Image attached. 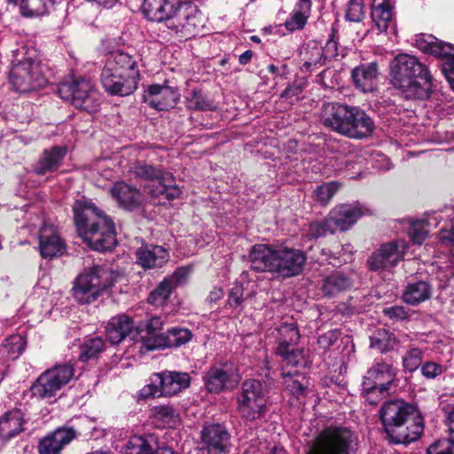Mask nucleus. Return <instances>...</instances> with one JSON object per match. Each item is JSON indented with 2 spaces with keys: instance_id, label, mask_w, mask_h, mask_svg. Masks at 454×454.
I'll list each match as a JSON object with an SVG mask.
<instances>
[{
  "instance_id": "37998d69",
  "label": "nucleus",
  "mask_w": 454,
  "mask_h": 454,
  "mask_svg": "<svg viewBox=\"0 0 454 454\" xmlns=\"http://www.w3.org/2000/svg\"><path fill=\"white\" fill-rule=\"evenodd\" d=\"M153 437L145 438L142 436H133L126 445L125 454H158L153 445Z\"/></svg>"
},
{
  "instance_id": "49530a36",
  "label": "nucleus",
  "mask_w": 454,
  "mask_h": 454,
  "mask_svg": "<svg viewBox=\"0 0 454 454\" xmlns=\"http://www.w3.org/2000/svg\"><path fill=\"white\" fill-rule=\"evenodd\" d=\"M25 340L20 335H12L7 338L0 348V352L6 354L9 358H17L25 348Z\"/></svg>"
},
{
  "instance_id": "473e14b6",
  "label": "nucleus",
  "mask_w": 454,
  "mask_h": 454,
  "mask_svg": "<svg viewBox=\"0 0 454 454\" xmlns=\"http://www.w3.org/2000/svg\"><path fill=\"white\" fill-rule=\"evenodd\" d=\"M136 254L137 262L147 269L161 267L168 260V251L160 246L142 247Z\"/></svg>"
},
{
  "instance_id": "5701e85b",
  "label": "nucleus",
  "mask_w": 454,
  "mask_h": 454,
  "mask_svg": "<svg viewBox=\"0 0 454 454\" xmlns=\"http://www.w3.org/2000/svg\"><path fill=\"white\" fill-rule=\"evenodd\" d=\"M379 66L376 62L363 63L353 68L351 78L355 87L364 93L377 90Z\"/></svg>"
},
{
  "instance_id": "e2e57ef3",
  "label": "nucleus",
  "mask_w": 454,
  "mask_h": 454,
  "mask_svg": "<svg viewBox=\"0 0 454 454\" xmlns=\"http://www.w3.org/2000/svg\"><path fill=\"white\" fill-rule=\"evenodd\" d=\"M190 273V270L188 268H178L170 278H165L166 280H171L174 285V288L182 284Z\"/></svg>"
},
{
  "instance_id": "f704fd0d",
  "label": "nucleus",
  "mask_w": 454,
  "mask_h": 454,
  "mask_svg": "<svg viewBox=\"0 0 454 454\" xmlns=\"http://www.w3.org/2000/svg\"><path fill=\"white\" fill-rule=\"evenodd\" d=\"M311 1L300 0L290 17L286 20L285 27L289 31L301 29L310 15Z\"/></svg>"
},
{
  "instance_id": "f8f14e48",
  "label": "nucleus",
  "mask_w": 454,
  "mask_h": 454,
  "mask_svg": "<svg viewBox=\"0 0 454 454\" xmlns=\"http://www.w3.org/2000/svg\"><path fill=\"white\" fill-rule=\"evenodd\" d=\"M416 46L422 51L444 59L442 73L454 90V46L438 40L432 35H421L416 39Z\"/></svg>"
},
{
  "instance_id": "72a5a7b5",
  "label": "nucleus",
  "mask_w": 454,
  "mask_h": 454,
  "mask_svg": "<svg viewBox=\"0 0 454 454\" xmlns=\"http://www.w3.org/2000/svg\"><path fill=\"white\" fill-rule=\"evenodd\" d=\"M60 0H20V13L25 18H35L50 13Z\"/></svg>"
},
{
  "instance_id": "c9c22d12",
  "label": "nucleus",
  "mask_w": 454,
  "mask_h": 454,
  "mask_svg": "<svg viewBox=\"0 0 454 454\" xmlns=\"http://www.w3.org/2000/svg\"><path fill=\"white\" fill-rule=\"evenodd\" d=\"M352 286V280L342 272H335L327 277L322 284V291L325 295L333 296L346 291Z\"/></svg>"
},
{
  "instance_id": "bf43d9fd",
  "label": "nucleus",
  "mask_w": 454,
  "mask_h": 454,
  "mask_svg": "<svg viewBox=\"0 0 454 454\" xmlns=\"http://www.w3.org/2000/svg\"><path fill=\"white\" fill-rule=\"evenodd\" d=\"M244 288L242 284L236 283L230 291L227 304L231 308H239L243 302Z\"/></svg>"
},
{
  "instance_id": "7ed1b4c3",
  "label": "nucleus",
  "mask_w": 454,
  "mask_h": 454,
  "mask_svg": "<svg viewBox=\"0 0 454 454\" xmlns=\"http://www.w3.org/2000/svg\"><path fill=\"white\" fill-rule=\"evenodd\" d=\"M380 419L395 443L414 442L424 430L423 419L418 409L401 399L386 403L380 409Z\"/></svg>"
},
{
  "instance_id": "f257e3e1",
  "label": "nucleus",
  "mask_w": 454,
  "mask_h": 454,
  "mask_svg": "<svg viewBox=\"0 0 454 454\" xmlns=\"http://www.w3.org/2000/svg\"><path fill=\"white\" fill-rule=\"evenodd\" d=\"M142 10L147 20L164 23L168 33L180 40L197 35L204 26L197 7L181 0H144Z\"/></svg>"
},
{
  "instance_id": "6ab92c4d",
  "label": "nucleus",
  "mask_w": 454,
  "mask_h": 454,
  "mask_svg": "<svg viewBox=\"0 0 454 454\" xmlns=\"http://www.w3.org/2000/svg\"><path fill=\"white\" fill-rule=\"evenodd\" d=\"M395 377L392 365L387 363H377L366 372L363 386L366 390L379 389V393L383 395L387 392Z\"/></svg>"
},
{
  "instance_id": "79ce46f5",
  "label": "nucleus",
  "mask_w": 454,
  "mask_h": 454,
  "mask_svg": "<svg viewBox=\"0 0 454 454\" xmlns=\"http://www.w3.org/2000/svg\"><path fill=\"white\" fill-rule=\"evenodd\" d=\"M395 337L386 329H378L370 337V347L380 352H387L395 346Z\"/></svg>"
},
{
  "instance_id": "e433bc0d",
  "label": "nucleus",
  "mask_w": 454,
  "mask_h": 454,
  "mask_svg": "<svg viewBox=\"0 0 454 454\" xmlns=\"http://www.w3.org/2000/svg\"><path fill=\"white\" fill-rule=\"evenodd\" d=\"M152 416L158 427H175L180 421L177 411L168 405H159L152 408Z\"/></svg>"
},
{
  "instance_id": "a878e982",
  "label": "nucleus",
  "mask_w": 454,
  "mask_h": 454,
  "mask_svg": "<svg viewBox=\"0 0 454 454\" xmlns=\"http://www.w3.org/2000/svg\"><path fill=\"white\" fill-rule=\"evenodd\" d=\"M371 17L380 32L395 27L394 4L391 0H372Z\"/></svg>"
},
{
  "instance_id": "6e6552de",
  "label": "nucleus",
  "mask_w": 454,
  "mask_h": 454,
  "mask_svg": "<svg viewBox=\"0 0 454 454\" xmlns=\"http://www.w3.org/2000/svg\"><path fill=\"white\" fill-rule=\"evenodd\" d=\"M74 377V366L64 364L53 366L43 372L31 386L33 396L40 399L51 398Z\"/></svg>"
},
{
  "instance_id": "2f4dec72",
  "label": "nucleus",
  "mask_w": 454,
  "mask_h": 454,
  "mask_svg": "<svg viewBox=\"0 0 454 454\" xmlns=\"http://www.w3.org/2000/svg\"><path fill=\"white\" fill-rule=\"evenodd\" d=\"M110 192L121 207L129 210L139 206L142 201L140 191L124 182L116 183Z\"/></svg>"
},
{
  "instance_id": "b1692460",
  "label": "nucleus",
  "mask_w": 454,
  "mask_h": 454,
  "mask_svg": "<svg viewBox=\"0 0 454 454\" xmlns=\"http://www.w3.org/2000/svg\"><path fill=\"white\" fill-rule=\"evenodd\" d=\"M277 258V246L256 244L252 247L249 260L254 270L274 274Z\"/></svg>"
},
{
  "instance_id": "5fc2aeb1",
  "label": "nucleus",
  "mask_w": 454,
  "mask_h": 454,
  "mask_svg": "<svg viewBox=\"0 0 454 454\" xmlns=\"http://www.w3.org/2000/svg\"><path fill=\"white\" fill-rule=\"evenodd\" d=\"M398 223L408 227H436L439 224L434 215L418 219L403 218L399 220Z\"/></svg>"
},
{
  "instance_id": "774afa93",
  "label": "nucleus",
  "mask_w": 454,
  "mask_h": 454,
  "mask_svg": "<svg viewBox=\"0 0 454 454\" xmlns=\"http://www.w3.org/2000/svg\"><path fill=\"white\" fill-rule=\"evenodd\" d=\"M323 49L325 53L324 57L325 59L333 58L337 55V43L333 39L328 40Z\"/></svg>"
},
{
  "instance_id": "052dcab7",
  "label": "nucleus",
  "mask_w": 454,
  "mask_h": 454,
  "mask_svg": "<svg viewBox=\"0 0 454 454\" xmlns=\"http://www.w3.org/2000/svg\"><path fill=\"white\" fill-rule=\"evenodd\" d=\"M382 312L393 321H402L409 317V311L403 306L387 307L383 309Z\"/></svg>"
},
{
  "instance_id": "393cba45",
  "label": "nucleus",
  "mask_w": 454,
  "mask_h": 454,
  "mask_svg": "<svg viewBox=\"0 0 454 454\" xmlns=\"http://www.w3.org/2000/svg\"><path fill=\"white\" fill-rule=\"evenodd\" d=\"M202 442L210 453H223L230 446V434L218 424L206 427L202 431Z\"/></svg>"
},
{
  "instance_id": "aec40b11",
  "label": "nucleus",
  "mask_w": 454,
  "mask_h": 454,
  "mask_svg": "<svg viewBox=\"0 0 454 454\" xmlns=\"http://www.w3.org/2000/svg\"><path fill=\"white\" fill-rule=\"evenodd\" d=\"M76 436L77 433L74 428L59 427L39 441L38 454H60Z\"/></svg>"
},
{
  "instance_id": "dca6fc26",
  "label": "nucleus",
  "mask_w": 454,
  "mask_h": 454,
  "mask_svg": "<svg viewBox=\"0 0 454 454\" xmlns=\"http://www.w3.org/2000/svg\"><path fill=\"white\" fill-rule=\"evenodd\" d=\"M239 380V370L232 363L213 366L204 376L205 386L212 393L232 389Z\"/></svg>"
},
{
  "instance_id": "412c9836",
  "label": "nucleus",
  "mask_w": 454,
  "mask_h": 454,
  "mask_svg": "<svg viewBox=\"0 0 454 454\" xmlns=\"http://www.w3.org/2000/svg\"><path fill=\"white\" fill-rule=\"evenodd\" d=\"M77 231L79 237L97 251L111 250L117 244L114 229H77Z\"/></svg>"
},
{
  "instance_id": "4d7b16f0",
  "label": "nucleus",
  "mask_w": 454,
  "mask_h": 454,
  "mask_svg": "<svg viewBox=\"0 0 454 454\" xmlns=\"http://www.w3.org/2000/svg\"><path fill=\"white\" fill-rule=\"evenodd\" d=\"M427 454H454V440L443 439L431 444Z\"/></svg>"
},
{
  "instance_id": "f03ea898",
  "label": "nucleus",
  "mask_w": 454,
  "mask_h": 454,
  "mask_svg": "<svg viewBox=\"0 0 454 454\" xmlns=\"http://www.w3.org/2000/svg\"><path fill=\"white\" fill-rule=\"evenodd\" d=\"M390 83L406 99H426L432 76L419 59L407 53L396 55L389 63Z\"/></svg>"
},
{
  "instance_id": "0eeeda50",
  "label": "nucleus",
  "mask_w": 454,
  "mask_h": 454,
  "mask_svg": "<svg viewBox=\"0 0 454 454\" xmlns=\"http://www.w3.org/2000/svg\"><path fill=\"white\" fill-rule=\"evenodd\" d=\"M267 401L260 380L248 379L242 382L237 395V411L247 421L261 419L267 412Z\"/></svg>"
},
{
  "instance_id": "6e6d98bb",
  "label": "nucleus",
  "mask_w": 454,
  "mask_h": 454,
  "mask_svg": "<svg viewBox=\"0 0 454 454\" xmlns=\"http://www.w3.org/2000/svg\"><path fill=\"white\" fill-rule=\"evenodd\" d=\"M338 188L339 186L336 183H326L316 189L315 195L320 202L327 203L336 193Z\"/></svg>"
},
{
  "instance_id": "39448f33",
  "label": "nucleus",
  "mask_w": 454,
  "mask_h": 454,
  "mask_svg": "<svg viewBox=\"0 0 454 454\" xmlns=\"http://www.w3.org/2000/svg\"><path fill=\"white\" fill-rule=\"evenodd\" d=\"M321 121L325 127L350 138L367 137L374 129L372 119L364 110L342 104L325 105Z\"/></svg>"
},
{
  "instance_id": "864d4df0",
  "label": "nucleus",
  "mask_w": 454,
  "mask_h": 454,
  "mask_svg": "<svg viewBox=\"0 0 454 454\" xmlns=\"http://www.w3.org/2000/svg\"><path fill=\"white\" fill-rule=\"evenodd\" d=\"M364 17V0H349L346 9V20L350 22H361Z\"/></svg>"
},
{
  "instance_id": "603ef678",
  "label": "nucleus",
  "mask_w": 454,
  "mask_h": 454,
  "mask_svg": "<svg viewBox=\"0 0 454 454\" xmlns=\"http://www.w3.org/2000/svg\"><path fill=\"white\" fill-rule=\"evenodd\" d=\"M423 360V351L416 347H410L406 354L403 357V366L405 371L415 372Z\"/></svg>"
},
{
  "instance_id": "f3484780",
  "label": "nucleus",
  "mask_w": 454,
  "mask_h": 454,
  "mask_svg": "<svg viewBox=\"0 0 454 454\" xmlns=\"http://www.w3.org/2000/svg\"><path fill=\"white\" fill-rule=\"evenodd\" d=\"M306 260L301 250L278 245L274 274L282 278L297 276L302 271Z\"/></svg>"
},
{
  "instance_id": "7c9ffc66",
  "label": "nucleus",
  "mask_w": 454,
  "mask_h": 454,
  "mask_svg": "<svg viewBox=\"0 0 454 454\" xmlns=\"http://www.w3.org/2000/svg\"><path fill=\"white\" fill-rule=\"evenodd\" d=\"M276 354L281 357V371H294L299 367H305L310 362L308 351L294 346L278 347Z\"/></svg>"
},
{
  "instance_id": "2eb2a0df",
  "label": "nucleus",
  "mask_w": 454,
  "mask_h": 454,
  "mask_svg": "<svg viewBox=\"0 0 454 454\" xmlns=\"http://www.w3.org/2000/svg\"><path fill=\"white\" fill-rule=\"evenodd\" d=\"M73 212L76 227H114L111 217L84 198L74 201Z\"/></svg>"
},
{
  "instance_id": "58836bf2",
  "label": "nucleus",
  "mask_w": 454,
  "mask_h": 454,
  "mask_svg": "<svg viewBox=\"0 0 454 454\" xmlns=\"http://www.w3.org/2000/svg\"><path fill=\"white\" fill-rule=\"evenodd\" d=\"M431 295V288L425 281H419L409 284L403 293V301L411 305H417L427 299Z\"/></svg>"
},
{
  "instance_id": "09e8293b",
  "label": "nucleus",
  "mask_w": 454,
  "mask_h": 454,
  "mask_svg": "<svg viewBox=\"0 0 454 454\" xmlns=\"http://www.w3.org/2000/svg\"><path fill=\"white\" fill-rule=\"evenodd\" d=\"M173 289L174 285L172 284L171 280L164 279L154 290L150 293L147 301L153 305L162 304L168 299Z\"/></svg>"
},
{
  "instance_id": "0e129e2a",
  "label": "nucleus",
  "mask_w": 454,
  "mask_h": 454,
  "mask_svg": "<svg viewBox=\"0 0 454 454\" xmlns=\"http://www.w3.org/2000/svg\"><path fill=\"white\" fill-rule=\"evenodd\" d=\"M408 234L411 240L417 245H421L428 236L426 229H409Z\"/></svg>"
},
{
  "instance_id": "338daca9",
  "label": "nucleus",
  "mask_w": 454,
  "mask_h": 454,
  "mask_svg": "<svg viewBox=\"0 0 454 454\" xmlns=\"http://www.w3.org/2000/svg\"><path fill=\"white\" fill-rule=\"evenodd\" d=\"M363 394L365 401L370 404H377L380 402V400L385 395V394L380 395L379 393V389L366 390L364 387Z\"/></svg>"
},
{
  "instance_id": "20e7f679",
  "label": "nucleus",
  "mask_w": 454,
  "mask_h": 454,
  "mask_svg": "<svg viewBox=\"0 0 454 454\" xmlns=\"http://www.w3.org/2000/svg\"><path fill=\"white\" fill-rule=\"evenodd\" d=\"M139 79L134 56L121 51L106 55L100 75L101 84L106 92L121 97L130 95L137 89Z\"/></svg>"
},
{
  "instance_id": "9b49d317",
  "label": "nucleus",
  "mask_w": 454,
  "mask_h": 454,
  "mask_svg": "<svg viewBox=\"0 0 454 454\" xmlns=\"http://www.w3.org/2000/svg\"><path fill=\"white\" fill-rule=\"evenodd\" d=\"M10 82L20 92H28L45 86L40 64L32 59L13 63L10 71Z\"/></svg>"
},
{
  "instance_id": "a211bd4d",
  "label": "nucleus",
  "mask_w": 454,
  "mask_h": 454,
  "mask_svg": "<svg viewBox=\"0 0 454 454\" xmlns=\"http://www.w3.org/2000/svg\"><path fill=\"white\" fill-rule=\"evenodd\" d=\"M179 98L178 90L168 85H150L144 94V102L158 111H168L173 108Z\"/></svg>"
},
{
  "instance_id": "c03bdc74",
  "label": "nucleus",
  "mask_w": 454,
  "mask_h": 454,
  "mask_svg": "<svg viewBox=\"0 0 454 454\" xmlns=\"http://www.w3.org/2000/svg\"><path fill=\"white\" fill-rule=\"evenodd\" d=\"M303 66L309 69L312 67L322 65L325 59L324 57V49L322 45L316 42H310L307 44L302 51Z\"/></svg>"
},
{
  "instance_id": "ddd939ff",
  "label": "nucleus",
  "mask_w": 454,
  "mask_h": 454,
  "mask_svg": "<svg viewBox=\"0 0 454 454\" xmlns=\"http://www.w3.org/2000/svg\"><path fill=\"white\" fill-rule=\"evenodd\" d=\"M190 385L186 372H163L155 375V383L143 388L145 397L172 396Z\"/></svg>"
},
{
  "instance_id": "1a4fd4ad",
  "label": "nucleus",
  "mask_w": 454,
  "mask_h": 454,
  "mask_svg": "<svg viewBox=\"0 0 454 454\" xmlns=\"http://www.w3.org/2000/svg\"><path fill=\"white\" fill-rule=\"evenodd\" d=\"M59 93L63 99L87 112H94L98 106L99 95L90 80L78 78L62 82Z\"/></svg>"
},
{
  "instance_id": "4c0bfd02",
  "label": "nucleus",
  "mask_w": 454,
  "mask_h": 454,
  "mask_svg": "<svg viewBox=\"0 0 454 454\" xmlns=\"http://www.w3.org/2000/svg\"><path fill=\"white\" fill-rule=\"evenodd\" d=\"M281 374L286 388L292 395L297 396L304 395L309 381L303 374L300 373L297 369L294 371H282Z\"/></svg>"
},
{
  "instance_id": "8fccbe9b",
  "label": "nucleus",
  "mask_w": 454,
  "mask_h": 454,
  "mask_svg": "<svg viewBox=\"0 0 454 454\" xmlns=\"http://www.w3.org/2000/svg\"><path fill=\"white\" fill-rule=\"evenodd\" d=\"M186 106L189 109L200 111L213 110L215 108L214 103L197 90H192L186 96Z\"/></svg>"
},
{
  "instance_id": "9d476101",
  "label": "nucleus",
  "mask_w": 454,
  "mask_h": 454,
  "mask_svg": "<svg viewBox=\"0 0 454 454\" xmlns=\"http://www.w3.org/2000/svg\"><path fill=\"white\" fill-rule=\"evenodd\" d=\"M352 433L344 427H326L312 442L309 454H348Z\"/></svg>"
},
{
  "instance_id": "a19ab883",
  "label": "nucleus",
  "mask_w": 454,
  "mask_h": 454,
  "mask_svg": "<svg viewBox=\"0 0 454 454\" xmlns=\"http://www.w3.org/2000/svg\"><path fill=\"white\" fill-rule=\"evenodd\" d=\"M131 171L137 177L148 182L145 187L147 191L149 185L151 188H155L159 182L164 177L161 169L142 162H137L132 167Z\"/></svg>"
},
{
  "instance_id": "3c124183",
  "label": "nucleus",
  "mask_w": 454,
  "mask_h": 454,
  "mask_svg": "<svg viewBox=\"0 0 454 454\" xmlns=\"http://www.w3.org/2000/svg\"><path fill=\"white\" fill-rule=\"evenodd\" d=\"M165 181L166 177H163V179H161L160 182H159L155 188H151V186L149 185L148 192L153 197H163L166 198L168 200H173L178 198L181 193L180 189L176 185L165 184Z\"/></svg>"
},
{
  "instance_id": "c756f323",
  "label": "nucleus",
  "mask_w": 454,
  "mask_h": 454,
  "mask_svg": "<svg viewBox=\"0 0 454 454\" xmlns=\"http://www.w3.org/2000/svg\"><path fill=\"white\" fill-rule=\"evenodd\" d=\"M24 415L20 410H12L0 418V445L21 433L24 428Z\"/></svg>"
},
{
  "instance_id": "de8ad7c7",
  "label": "nucleus",
  "mask_w": 454,
  "mask_h": 454,
  "mask_svg": "<svg viewBox=\"0 0 454 454\" xmlns=\"http://www.w3.org/2000/svg\"><path fill=\"white\" fill-rule=\"evenodd\" d=\"M104 340L100 337L91 338L81 346L80 359L86 362L96 357L104 349Z\"/></svg>"
},
{
  "instance_id": "bb28decb",
  "label": "nucleus",
  "mask_w": 454,
  "mask_h": 454,
  "mask_svg": "<svg viewBox=\"0 0 454 454\" xmlns=\"http://www.w3.org/2000/svg\"><path fill=\"white\" fill-rule=\"evenodd\" d=\"M362 216L361 209L350 204H341L333 208L325 221L324 227L353 225Z\"/></svg>"
},
{
  "instance_id": "ea45409f",
  "label": "nucleus",
  "mask_w": 454,
  "mask_h": 454,
  "mask_svg": "<svg viewBox=\"0 0 454 454\" xmlns=\"http://www.w3.org/2000/svg\"><path fill=\"white\" fill-rule=\"evenodd\" d=\"M39 239L40 253L43 257L52 258L63 253L64 244L58 235H46L42 232L39 235Z\"/></svg>"
},
{
  "instance_id": "cd10ccee",
  "label": "nucleus",
  "mask_w": 454,
  "mask_h": 454,
  "mask_svg": "<svg viewBox=\"0 0 454 454\" xmlns=\"http://www.w3.org/2000/svg\"><path fill=\"white\" fill-rule=\"evenodd\" d=\"M136 328L134 321L125 314L113 317L106 327V336L112 344H119Z\"/></svg>"
},
{
  "instance_id": "4468645a",
  "label": "nucleus",
  "mask_w": 454,
  "mask_h": 454,
  "mask_svg": "<svg viewBox=\"0 0 454 454\" xmlns=\"http://www.w3.org/2000/svg\"><path fill=\"white\" fill-rule=\"evenodd\" d=\"M406 249L407 244L402 239L382 244L367 260V267L372 271L393 268L403 259Z\"/></svg>"
},
{
  "instance_id": "680f3d73",
  "label": "nucleus",
  "mask_w": 454,
  "mask_h": 454,
  "mask_svg": "<svg viewBox=\"0 0 454 454\" xmlns=\"http://www.w3.org/2000/svg\"><path fill=\"white\" fill-rule=\"evenodd\" d=\"M339 338L340 333L337 330L328 331L319 336L317 343L321 348L326 350L333 346L338 341Z\"/></svg>"
},
{
  "instance_id": "a18cd8bd",
  "label": "nucleus",
  "mask_w": 454,
  "mask_h": 454,
  "mask_svg": "<svg viewBox=\"0 0 454 454\" xmlns=\"http://www.w3.org/2000/svg\"><path fill=\"white\" fill-rule=\"evenodd\" d=\"M278 346H294L300 339V333L294 323H283L278 328Z\"/></svg>"
},
{
  "instance_id": "c85d7f7f",
  "label": "nucleus",
  "mask_w": 454,
  "mask_h": 454,
  "mask_svg": "<svg viewBox=\"0 0 454 454\" xmlns=\"http://www.w3.org/2000/svg\"><path fill=\"white\" fill-rule=\"evenodd\" d=\"M67 153L65 146H53L44 150L35 166V174L44 176L56 171L61 166Z\"/></svg>"
},
{
  "instance_id": "69168bd1",
  "label": "nucleus",
  "mask_w": 454,
  "mask_h": 454,
  "mask_svg": "<svg viewBox=\"0 0 454 454\" xmlns=\"http://www.w3.org/2000/svg\"><path fill=\"white\" fill-rule=\"evenodd\" d=\"M163 323L160 317H153L145 325L147 333L152 335V338L156 335V332L161 329ZM151 339V337H149ZM148 340V338L146 339Z\"/></svg>"
},
{
  "instance_id": "4be33fe9",
  "label": "nucleus",
  "mask_w": 454,
  "mask_h": 454,
  "mask_svg": "<svg viewBox=\"0 0 454 454\" xmlns=\"http://www.w3.org/2000/svg\"><path fill=\"white\" fill-rule=\"evenodd\" d=\"M192 339V333L186 328L174 327L166 333L145 340L143 348L146 350L172 348L184 345Z\"/></svg>"
},
{
  "instance_id": "13d9d810",
  "label": "nucleus",
  "mask_w": 454,
  "mask_h": 454,
  "mask_svg": "<svg viewBox=\"0 0 454 454\" xmlns=\"http://www.w3.org/2000/svg\"><path fill=\"white\" fill-rule=\"evenodd\" d=\"M445 371L443 365L433 361L426 362L421 365V374L428 380L435 379L442 375Z\"/></svg>"
},
{
  "instance_id": "423d86ee",
  "label": "nucleus",
  "mask_w": 454,
  "mask_h": 454,
  "mask_svg": "<svg viewBox=\"0 0 454 454\" xmlns=\"http://www.w3.org/2000/svg\"><path fill=\"white\" fill-rule=\"evenodd\" d=\"M116 279L115 272L106 267L93 266L85 269L74 281L73 297L81 304L91 303L113 286Z\"/></svg>"
}]
</instances>
